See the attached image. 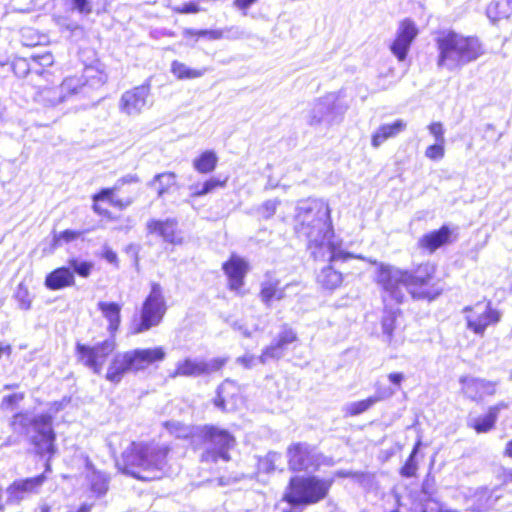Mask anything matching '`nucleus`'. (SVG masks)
<instances>
[{
    "mask_svg": "<svg viewBox=\"0 0 512 512\" xmlns=\"http://www.w3.org/2000/svg\"><path fill=\"white\" fill-rule=\"evenodd\" d=\"M15 299L18 302L19 308L22 310H29L31 308V297L28 289L22 284H19L16 292Z\"/></svg>",
    "mask_w": 512,
    "mask_h": 512,
    "instance_id": "nucleus-51",
    "label": "nucleus"
},
{
    "mask_svg": "<svg viewBox=\"0 0 512 512\" xmlns=\"http://www.w3.org/2000/svg\"><path fill=\"white\" fill-rule=\"evenodd\" d=\"M25 395L22 392L13 393L5 396L2 399L0 408L4 411H11L24 399Z\"/></svg>",
    "mask_w": 512,
    "mask_h": 512,
    "instance_id": "nucleus-52",
    "label": "nucleus"
},
{
    "mask_svg": "<svg viewBox=\"0 0 512 512\" xmlns=\"http://www.w3.org/2000/svg\"><path fill=\"white\" fill-rule=\"evenodd\" d=\"M52 423L53 416L48 412L32 414L22 411L12 416L10 425L14 432L30 435L38 454H47L54 452L56 435Z\"/></svg>",
    "mask_w": 512,
    "mask_h": 512,
    "instance_id": "nucleus-3",
    "label": "nucleus"
},
{
    "mask_svg": "<svg viewBox=\"0 0 512 512\" xmlns=\"http://www.w3.org/2000/svg\"><path fill=\"white\" fill-rule=\"evenodd\" d=\"M328 492V484L314 476L291 478L284 499L292 505L312 504L323 499Z\"/></svg>",
    "mask_w": 512,
    "mask_h": 512,
    "instance_id": "nucleus-7",
    "label": "nucleus"
},
{
    "mask_svg": "<svg viewBox=\"0 0 512 512\" xmlns=\"http://www.w3.org/2000/svg\"><path fill=\"white\" fill-rule=\"evenodd\" d=\"M400 318L401 313L399 309L386 308L381 320L382 341L393 348H397L404 342Z\"/></svg>",
    "mask_w": 512,
    "mask_h": 512,
    "instance_id": "nucleus-16",
    "label": "nucleus"
},
{
    "mask_svg": "<svg viewBox=\"0 0 512 512\" xmlns=\"http://www.w3.org/2000/svg\"><path fill=\"white\" fill-rule=\"evenodd\" d=\"M31 60L34 66L36 75H43L45 73V67H49L53 64V55L49 52L44 54L32 55Z\"/></svg>",
    "mask_w": 512,
    "mask_h": 512,
    "instance_id": "nucleus-44",
    "label": "nucleus"
},
{
    "mask_svg": "<svg viewBox=\"0 0 512 512\" xmlns=\"http://www.w3.org/2000/svg\"><path fill=\"white\" fill-rule=\"evenodd\" d=\"M218 157L214 151L208 150L203 152L199 157L194 159L193 167L199 173H210L217 165Z\"/></svg>",
    "mask_w": 512,
    "mask_h": 512,
    "instance_id": "nucleus-34",
    "label": "nucleus"
},
{
    "mask_svg": "<svg viewBox=\"0 0 512 512\" xmlns=\"http://www.w3.org/2000/svg\"><path fill=\"white\" fill-rule=\"evenodd\" d=\"M73 8L82 14H89L91 6L88 0H72Z\"/></svg>",
    "mask_w": 512,
    "mask_h": 512,
    "instance_id": "nucleus-58",
    "label": "nucleus"
},
{
    "mask_svg": "<svg viewBox=\"0 0 512 512\" xmlns=\"http://www.w3.org/2000/svg\"><path fill=\"white\" fill-rule=\"evenodd\" d=\"M499 488L489 489L487 487L478 488L470 498V509L473 512H487L490 509H506L507 502H503L510 494L503 496L498 493Z\"/></svg>",
    "mask_w": 512,
    "mask_h": 512,
    "instance_id": "nucleus-15",
    "label": "nucleus"
},
{
    "mask_svg": "<svg viewBox=\"0 0 512 512\" xmlns=\"http://www.w3.org/2000/svg\"><path fill=\"white\" fill-rule=\"evenodd\" d=\"M165 357L162 347L135 349L130 352V370H143L155 362L163 361Z\"/></svg>",
    "mask_w": 512,
    "mask_h": 512,
    "instance_id": "nucleus-22",
    "label": "nucleus"
},
{
    "mask_svg": "<svg viewBox=\"0 0 512 512\" xmlns=\"http://www.w3.org/2000/svg\"><path fill=\"white\" fill-rule=\"evenodd\" d=\"M445 143L435 142V144L430 145L425 150V156L431 160H441L444 157Z\"/></svg>",
    "mask_w": 512,
    "mask_h": 512,
    "instance_id": "nucleus-54",
    "label": "nucleus"
},
{
    "mask_svg": "<svg viewBox=\"0 0 512 512\" xmlns=\"http://www.w3.org/2000/svg\"><path fill=\"white\" fill-rule=\"evenodd\" d=\"M257 0H234V5L238 9L247 10L251 5L256 3Z\"/></svg>",
    "mask_w": 512,
    "mask_h": 512,
    "instance_id": "nucleus-63",
    "label": "nucleus"
},
{
    "mask_svg": "<svg viewBox=\"0 0 512 512\" xmlns=\"http://www.w3.org/2000/svg\"><path fill=\"white\" fill-rule=\"evenodd\" d=\"M393 394H394L393 390H391L390 388H385L382 390H378L376 395L371 396V398H376L377 402H379L381 400L390 398Z\"/></svg>",
    "mask_w": 512,
    "mask_h": 512,
    "instance_id": "nucleus-60",
    "label": "nucleus"
},
{
    "mask_svg": "<svg viewBox=\"0 0 512 512\" xmlns=\"http://www.w3.org/2000/svg\"><path fill=\"white\" fill-rule=\"evenodd\" d=\"M88 479L90 482L91 490L97 494V496H101L106 493L108 486L106 477L97 471L91 472L88 475Z\"/></svg>",
    "mask_w": 512,
    "mask_h": 512,
    "instance_id": "nucleus-42",
    "label": "nucleus"
},
{
    "mask_svg": "<svg viewBox=\"0 0 512 512\" xmlns=\"http://www.w3.org/2000/svg\"><path fill=\"white\" fill-rule=\"evenodd\" d=\"M281 460V454L269 452L263 458L258 459V470L263 473H270L276 469V463Z\"/></svg>",
    "mask_w": 512,
    "mask_h": 512,
    "instance_id": "nucleus-43",
    "label": "nucleus"
},
{
    "mask_svg": "<svg viewBox=\"0 0 512 512\" xmlns=\"http://www.w3.org/2000/svg\"><path fill=\"white\" fill-rule=\"evenodd\" d=\"M115 342L112 339H106L93 346L77 343L76 354L78 361L95 374H101L107 357L114 351Z\"/></svg>",
    "mask_w": 512,
    "mask_h": 512,
    "instance_id": "nucleus-10",
    "label": "nucleus"
},
{
    "mask_svg": "<svg viewBox=\"0 0 512 512\" xmlns=\"http://www.w3.org/2000/svg\"><path fill=\"white\" fill-rule=\"evenodd\" d=\"M297 341L296 332L288 325H283L272 343L267 346L259 357V361L265 364L269 360L282 358L290 344Z\"/></svg>",
    "mask_w": 512,
    "mask_h": 512,
    "instance_id": "nucleus-18",
    "label": "nucleus"
},
{
    "mask_svg": "<svg viewBox=\"0 0 512 512\" xmlns=\"http://www.w3.org/2000/svg\"><path fill=\"white\" fill-rule=\"evenodd\" d=\"M451 231L448 226H442L439 230L423 235L419 239V245L430 252L436 251L449 241Z\"/></svg>",
    "mask_w": 512,
    "mask_h": 512,
    "instance_id": "nucleus-28",
    "label": "nucleus"
},
{
    "mask_svg": "<svg viewBox=\"0 0 512 512\" xmlns=\"http://www.w3.org/2000/svg\"><path fill=\"white\" fill-rule=\"evenodd\" d=\"M279 203L276 199L265 201L259 209L262 218L270 219L275 214Z\"/></svg>",
    "mask_w": 512,
    "mask_h": 512,
    "instance_id": "nucleus-55",
    "label": "nucleus"
},
{
    "mask_svg": "<svg viewBox=\"0 0 512 512\" xmlns=\"http://www.w3.org/2000/svg\"><path fill=\"white\" fill-rule=\"evenodd\" d=\"M500 479L503 485L512 483V469H503Z\"/></svg>",
    "mask_w": 512,
    "mask_h": 512,
    "instance_id": "nucleus-64",
    "label": "nucleus"
},
{
    "mask_svg": "<svg viewBox=\"0 0 512 512\" xmlns=\"http://www.w3.org/2000/svg\"><path fill=\"white\" fill-rule=\"evenodd\" d=\"M197 436L202 440L203 451L200 461L206 464H216L219 461L229 462L230 451L236 446L235 437L227 430L213 425L196 428Z\"/></svg>",
    "mask_w": 512,
    "mask_h": 512,
    "instance_id": "nucleus-4",
    "label": "nucleus"
},
{
    "mask_svg": "<svg viewBox=\"0 0 512 512\" xmlns=\"http://www.w3.org/2000/svg\"><path fill=\"white\" fill-rule=\"evenodd\" d=\"M377 403L376 398H367L357 402L348 403L344 410L347 415L356 416L370 409L374 404Z\"/></svg>",
    "mask_w": 512,
    "mask_h": 512,
    "instance_id": "nucleus-41",
    "label": "nucleus"
},
{
    "mask_svg": "<svg viewBox=\"0 0 512 512\" xmlns=\"http://www.w3.org/2000/svg\"><path fill=\"white\" fill-rule=\"evenodd\" d=\"M21 41L24 46L32 47L40 43V37L32 28H23L21 30Z\"/></svg>",
    "mask_w": 512,
    "mask_h": 512,
    "instance_id": "nucleus-53",
    "label": "nucleus"
},
{
    "mask_svg": "<svg viewBox=\"0 0 512 512\" xmlns=\"http://www.w3.org/2000/svg\"><path fill=\"white\" fill-rule=\"evenodd\" d=\"M227 32H234L232 36L225 35L223 30H207V37L211 40H218L222 38L239 39L243 37V31L238 27L227 28Z\"/></svg>",
    "mask_w": 512,
    "mask_h": 512,
    "instance_id": "nucleus-49",
    "label": "nucleus"
},
{
    "mask_svg": "<svg viewBox=\"0 0 512 512\" xmlns=\"http://www.w3.org/2000/svg\"><path fill=\"white\" fill-rule=\"evenodd\" d=\"M463 312L466 314L467 328L480 336L484 335L488 326L496 325L501 320V313L492 307L490 301L466 306Z\"/></svg>",
    "mask_w": 512,
    "mask_h": 512,
    "instance_id": "nucleus-11",
    "label": "nucleus"
},
{
    "mask_svg": "<svg viewBox=\"0 0 512 512\" xmlns=\"http://www.w3.org/2000/svg\"><path fill=\"white\" fill-rule=\"evenodd\" d=\"M45 481L46 476L44 473L37 475L35 477L14 481L6 489L7 502L18 503L21 500H23L27 495L31 493H37Z\"/></svg>",
    "mask_w": 512,
    "mask_h": 512,
    "instance_id": "nucleus-20",
    "label": "nucleus"
},
{
    "mask_svg": "<svg viewBox=\"0 0 512 512\" xmlns=\"http://www.w3.org/2000/svg\"><path fill=\"white\" fill-rule=\"evenodd\" d=\"M226 358H213L204 360L201 358L187 357L176 363L175 369L169 373L171 379L177 377H201L209 376L220 371L226 364Z\"/></svg>",
    "mask_w": 512,
    "mask_h": 512,
    "instance_id": "nucleus-9",
    "label": "nucleus"
},
{
    "mask_svg": "<svg viewBox=\"0 0 512 512\" xmlns=\"http://www.w3.org/2000/svg\"><path fill=\"white\" fill-rule=\"evenodd\" d=\"M226 181H221L217 178H210L203 184H193L190 186L191 195L193 197H200L213 191L217 187L225 186Z\"/></svg>",
    "mask_w": 512,
    "mask_h": 512,
    "instance_id": "nucleus-38",
    "label": "nucleus"
},
{
    "mask_svg": "<svg viewBox=\"0 0 512 512\" xmlns=\"http://www.w3.org/2000/svg\"><path fill=\"white\" fill-rule=\"evenodd\" d=\"M279 285V281L276 279H268L261 285L260 298L267 306H270L276 291V286Z\"/></svg>",
    "mask_w": 512,
    "mask_h": 512,
    "instance_id": "nucleus-46",
    "label": "nucleus"
},
{
    "mask_svg": "<svg viewBox=\"0 0 512 512\" xmlns=\"http://www.w3.org/2000/svg\"><path fill=\"white\" fill-rule=\"evenodd\" d=\"M113 195V191L111 189H103L98 194L94 195L93 200V209L96 213L100 215H106L107 209L102 206L100 202L110 201Z\"/></svg>",
    "mask_w": 512,
    "mask_h": 512,
    "instance_id": "nucleus-47",
    "label": "nucleus"
},
{
    "mask_svg": "<svg viewBox=\"0 0 512 512\" xmlns=\"http://www.w3.org/2000/svg\"><path fill=\"white\" fill-rule=\"evenodd\" d=\"M421 512H455L451 510H445L443 505L433 499L426 500L421 508Z\"/></svg>",
    "mask_w": 512,
    "mask_h": 512,
    "instance_id": "nucleus-57",
    "label": "nucleus"
},
{
    "mask_svg": "<svg viewBox=\"0 0 512 512\" xmlns=\"http://www.w3.org/2000/svg\"><path fill=\"white\" fill-rule=\"evenodd\" d=\"M294 231L306 241L307 250L315 260L347 261L354 255L341 249L342 240L335 236L330 208L320 199L299 201L295 208Z\"/></svg>",
    "mask_w": 512,
    "mask_h": 512,
    "instance_id": "nucleus-1",
    "label": "nucleus"
},
{
    "mask_svg": "<svg viewBox=\"0 0 512 512\" xmlns=\"http://www.w3.org/2000/svg\"><path fill=\"white\" fill-rule=\"evenodd\" d=\"M80 235H81L80 231L69 230V229L64 230L62 232H59V233L54 232V234H53V246L54 247L60 246L61 242L68 243V242L74 241L77 238H79Z\"/></svg>",
    "mask_w": 512,
    "mask_h": 512,
    "instance_id": "nucleus-48",
    "label": "nucleus"
},
{
    "mask_svg": "<svg viewBox=\"0 0 512 512\" xmlns=\"http://www.w3.org/2000/svg\"><path fill=\"white\" fill-rule=\"evenodd\" d=\"M164 427L171 435L180 439H186L194 434L192 427L178 421H167L164 423Z\"/></svg>",
    "mask_w": 512,
    "mask_h": 512,
    "instance_id": "nucleus-40",
    "label": "nucleus"
},
{
    "mask_svg": "<svg viewBox=\"0 0 512 512\" xmlns=\"http://www.w3.org/2000/svg\"><path fill=\"white\" fill-rule=\"evenodd\" d=\"M418 29L411 19H404L400 22L396 36L390 45L392 54L399 60L404 61L409 52L410 46L416 36Z\"/></svg>",
    "mask_w": 512,
    "mask_h": 512,
    "instance_id": "nucleus-17",
    "label": "nucleus"
},
{
    "mask_svg": "<svg viewBox=\"0 0 512 512\" xmlns=\"http://www.w3.org/2000/svg\"><path fill=\"white\" fill-rule=\"evenodd\" d=\"M79 81L76 95L90 97L92 92L98 90L107 81V75L95 66H86L81 77H75Z\"/></svg>",
    "mask_w": 512,
    "mask_h": 512,
    "instance_id": "nucleus-21",
    "label": "nucleus"
},
{
    "mask_svg": "<svg viewBox=\"0 0 512 512\" xmlns=\"http://www.w3.org/2000/svg\"><path fill=\"white\" fill-rule=\"evenodd\" d=\"M487 17L495 23L498 20L509 18L512 14V7L504 1H492L486 9Z\"/></svg>",
    "mask_w": 512,
    "mask_h": 512,
    "instance_id": "nucleus-35",
    "label": "nucleus"
},
{
    "mask_svg": "<svg viewBox=\"0 0 512 512\" xmlns=\"http://www.w3.org/2000/svg\"><path fill=\"white\" fill-rule=\"evenodd\" d=\"M70 270L73 274L76 273L80 277L86 278L90 275L93 269V263L90 261H81L77 258H72L68 261Z\"/></svg>",
    "mask_w": 512,
    "mask_h": 512,
    "instance_id": "nucleus-45",
    "label": "nucleus"
},
{
    "mask_svg": "<svg viewBox=\"0 0 512 512\" xmlns=\"http://www.w3.org/2000/svg\"><path fill=\"white\" fill-rule=\"evenodd\" d=\"M462 392L470 399L477 400L495 392V383L485 379L465 376L460 379Z\"/></svg>",
    "mask_w": 512,
    "mask_h": 512,
    "instance_id": "nucleus-24",
    "label": "nucleus"
},
{
    "mask_svg": "<svg viewBox=\"0 0 512 512\" xmlns=\"http://www.w3.org/2000/svg\"><path fill=\"white\" fill-rule=\"evenodd\" d=\"M166 311L167 306L162 288L159 284L154 283L149 295L143 302L139 317H135L133 320L130 334H141L159 326Z\"/></svg>",
    "mask_w": 512,
    "mask_h": 512,
    "instance_id": "nucleus-6",
    "label": "nucleus"
},
{
    "mask_svg": "<svg viewBox=\"0 0 512 512\" xmlns=\"http://www.w3.org/2000/svg\"><path fill=\"white\" fill-rule=\"evenodd\" d=\"M294 286V284H287L285 287L280 288L279 285L276 286V291L274 295L275 300H281L287 296L286 291L291 289Z\"/></svg>",
    "mask_w": 512,
    "mask_h": 512,
    "instance_id": "nucleus-61",
    "label": "nucleus"
},
{
    "mask_svg": "<svg viewBox=\"0 0 512 512\" xmlns=\"http://www.w3.org/2000/svg\"><path fill=\"white\" fill-rule=\"evenodd\" d=\"M148 105H150L149 86L142 85L136 87L130 96V109L133 108L136 112H140Z\"/></svg>",
    "mask_w": 512,
    "mask_h": 512,
    "instance_id": "nucleus-36",
    "label": "nucleus"
},
{
    "mask_svg": "<svg viewBox=\"0 0 512 512\" xmlns=\"http://www.w3.org/2000/svg\"><path fill=\"white\" fill-rule=\"evenodd\" d=\"M433 268L428 265H420L414 272L406 271L407 292L416 299H428L429 301L435 299L440 290L434 289L430 282L433 278Z\"/></svg>",
    "mask_w": 512,
    "mask_h": 512,
    "instance_id": "nucleus-12",
    "label": "nucleus"
},
{
    "mask_svg": "<svg viewBox=\"0 0 512 512\" xmlns=\"http://www.w3.org/2000/svg\"><path fill=\"white\" fill-rule=\"evenodd\" d=\"M176 184V175L172 172H164L157 174L154 180L151 182V186L154 187L158 193V196H162L170 187Z\"/></svg>",
    "mask_w": 512,
    "mask_h": 512,
    "instance_id": "nucleus-37",
    "label": "nucleus"
},
{
    "mask_svg": "<svg viewBox=\"0 0 512 512\" xmlns=\"http://www.w3.org/2000/svg\"><path fill=\"white\" fill-rule=\"evenodd\" d=\"M437 66L450 72L459 71L477 61L485 53L479 38L465 36L453 30L442 32L436 39Z\"/></svg>",
    "mask_w": 512,
    "mask_h": 512,
    "instance_id": "nucleus-2",
    "label": "nucleus"
},
{
    "mask_svg": "<svg viewBox=\"0 0 512 512\" xmlns=\"http://www.w3.org/2000/svg\"><path fill=\"white\" fill-rule=\"evenodd\" d=\"M98 308L109 322V331H116L120 324V306L115 302L100 301L98 303Z\"/></svg>",
    "mask_w": 512,
    "mask_h": 512,
    "instance_id": "nucleus-32",
    "label": "nucleus"
},
{
    "mask_svg": "<svg viewBox=\"0 0 512 512\" xmlns=\"http://www.w3.org/2000/svg\"><path fill=\"white\" fill-rule=\"evenodd\" d=\"M11 68L17 77H26L35 74L34 66L31 57L16 58L11 64Z\"/></svg>",
    "mask_w": 512,
    "mask_h": 512,
    "instance_id": "nucleus-39",
    "label": "nucleus"
},
{
    "mask_svg": "<svg viewBox=\"0 0 512 512\" xmlns=\"http://www.w3.org/2000/svg\"><path fill=\"white\" fill-rule=\"evenodd\" d=\"M318 283L325 289L334 290L338 288L342 281L343 275L335 270L332 266L324 267L317 276Z\"/></svg>",
    "mask_w": 512,
    "mask_h": 512,
    "instance_id": "nucleus-31",
    "label": "nucleus"
},
{
    "mask_svg": "<svg viewBox=\"0 0 512 512\" xmlns=\"http://www.w3.org/2000/svg\"><path fill=\"white\" fill-rule=\"evenodd\" d=\"M406 122L402 119H397L391 124L380 125L372 134L371 145L374 148H379L388 139L394 138L406 129Z\"/></svg>",
    "mask_w": 512,
    "mask_h": 512,
    "instance_id": "nucleus-25",
    "label": "nucleus"
},
{
    "mask_svg": "<svg viewBox=\"0 0 512 512\" xmlns=\"http://www.w3.org/2000/svg\"><path fill=\"white\" fill-rule=\"evenodd\" d=\"M504 407V404H498L490 407L487 414L471 419L469 421V425L474 428L477 433H486L490 431L495 425L499 411Z\"/></svg>",
    "mask_w": 512,
    "mask_h": 512,
    "instance_id": "nucleus-29",
    "label": "nucleus"
},
{
    "mask_svg": "<svg viewBox=\"0 0 512 512\" xmlns=\"http://www.w3.org/2000/svg\"><path fill=\"white\" fill-rule=\"evenodd\" d=\"M430 134L434 137L435 142L445 143L444 127L441 122H433L428 126Z\"/></svg>",
    "mask_w": 512,
    "mask_h": 512,
    "instance_id": "nucleus-56",
    "label": "nucleus"
},
{
    "mask_svg": "<svg viewBox=\"0 0 512 512\" xmlns=\"http://www.w3.org/2000/svg\"><path fill=\"white\" fill-rule=\"evenodd\" d=\"M372 263L377 266L376 283L383 290L384 301L389 298L398 304L401 303L407 291L406 271L389 264L378 263L376 260Z\"/></svg>",
    "mask_w": 512,
    "mask_h": 512,
    "instance_id": "nucleus-8",
    "label": "nucleus"
},
{
    "mask_svg": "<svg viewBox=\"0 0 512 512\" xmlns=\"http://www.w3.org/2000/svg\"><path fill=\"white\" fill-rule=\"evenodd\" d=\"M128 370V353L118 354L111 362L106 373V379L112 383H118Z\"/></svg>",
    "mask_w": 512,
    "mask_h": 512,
    "instance_id": "nucleus-30",
    "label": "nucleus"
},
{
    "mask_svg": "<svg viewBox=\"0 0 512 512\" xmlns=\"http://www.w3.org/2000/svg\"><path fill=\"white\" fill-rule=\"evenodd\" d=\"M288 464L293 471L314 469L320 464V456L307 443H295L287 450Z\"/></svg>",
    "mask_w": 512,
    "mask_h": 512,
    "instance_id": "nucleus-14",
    "label": "nucleus"
},
{
    "mask_svg": "<svg viewBox=\"0 0 512 512\" xmlns=\"http://www.w3.org/2000/svg\"><path fill=\"white\" fill-rule=\"evenodd\" d=\"M334 95H327L318 100L309 115L308 124L311 126H330L337 120Z\"/></svg>",
    "mask_w": 512,
    "mask_h": 512,
    "instance_id": "nucleus-19",
    "label": "nucleus"
},
{
    "mask_svg": "<svg viewBox=\"0 0 512 512\" xmlns=\"http://www.w3.org/2000/svg\"><path fill=\"white\" fill-rule=\"evenodd\" d=\"M177 222L172 219L165 221L151 220L147 223V229L150 233H155L161 236L164 241L171 244L179 243L181 240L176 233Z\"/></svg>",
    "mask_w": 512,
    "mask_h": 512,
    "instance_id": "nucleus-27",
    "label": "nucleus"
},
{
    "mask_svg": "<svg viewBox=\"0 0 512 512\" xmlns=\"http://www.w3.org/2000/svg\"><path fill=\"white\" fill-rule=\"evenodd\" d=\"M388 379L389 381L396 385V386H400L402 381L404 380V375L403 373H399V372H396V373H390L388 375Z\"/></svg>",
    "mask_w": 512,
    "mask_h": 512,
    "instance_id": "nucleus-62",
    "label": "nucleus"
},
{
    "mask_svg": "<svg viewBox=\"0 0 512 512\" xmlns=\"http://www.w3.org/2000/svg\"><path fill=\"white\" fill-rule=\"evenodd\" d=\"M419 442L415 445L412 453L410 454V456L408 457V459L406 460L404 466L401 468V475L404 476V477H412L416 474V470H417V464H416V461H415V455L418 451V446H419Z\"/></svg>",
    "mask_w": 512,
    "mask_h": 512,
    "instance_id": "nucleus-50",
    "label": "nucleus"
},
{
    "mask_svg": "<svg viewBox=\"0 0 512 512\" xmlns=\"http://www.w3.org/2000/svg\"><path fill=\"white\" fill-rule=\"evenodd\" d=\"M169 449L166 446H148L144 444L130 445V466L142 468L141 472L130 469V476L150 481L158 479L167 463Z\"/></svg>",
    "mask_w": 512,
    "mask_h": 512,
    "instance_id": "nucleus-5",
    "label": "nucleus"
},
{
    "mask_svg": "<svg viewBox=\"0 0 512 512\" xmlns=\"http://www.w3.org/2000/svg\"><path fill=\"white\" fill-rule=\"evenodd\" d=\"M79 81L75 77H67L56 87H43L35 96L36 102L46 107H55L76 96Z\"/></svg>",
    "mask_w": 512,
    "mask_h": 512,
    "instance_id": "nucleus-13",
    "label": "nucleus"
},
{
    "mask_svg": "<svg viewBox=\"0 0 512 512\" xmlns=\"http://www.w3.org/2000/svg\"><path fill=\"white\" fill-rule=\"evenodd\" d=\"M45 286L49 290H61L75 284L73 272L68 267H59L47 274Z\"/></svg>",
    "mask_w": 512,
    "mask_h": 512,
    "instance_id": "nucleus-26",
    "label": "nucleus"
},
{
    "mask_svg": "<svg viewBox=\"0 0 512 512\" xmlns=\"http://www.w3.org/2000/svg\"><path fill=\"white\" fill-rule=\"evenodd\" d=\"M223 270L228 277L229 288L233 291H239L243 286L248 264L242 258L232 256L223 264Z\"/></svg>",
    "mask_w": 512,
    "mask_h": 512,
    "instance_id": "nucleus-23",
    "label": "nucleus"
},
{
    "mask_svg": "<svg viewBox=\"0 0 512 512\" xmlns=\"http://www.w3.org/2000/svg\"><path fill=\"white\" fill-rule=\"evenodd\" d=\"M207 69H192L186 64L174 60L171 63L172 74L180 80L200 78L206 73Z\"/></svg>",
    "mask_w": 512,
    "mask_h": 512,
    "instance_id": "nucleus-33",
    "label": "nucleus"
},
{
    "mask_svg": "<svg viewBox=\"0 0 512 512\" xmlns=\"http://www.w3.org/2000/svg\"><path fill=\"white\" fill-rule=\"evenodd\" d=\"M256 358L253 355L246 354L238 357L236 362L244 366L245 368H251L255 364Z\"/></svg>",
    "mask_w": 512,
    "mask_h": 512,
    "instance_id": "nucleus-59",
    "label": "nucleus"
}]
</instances>
